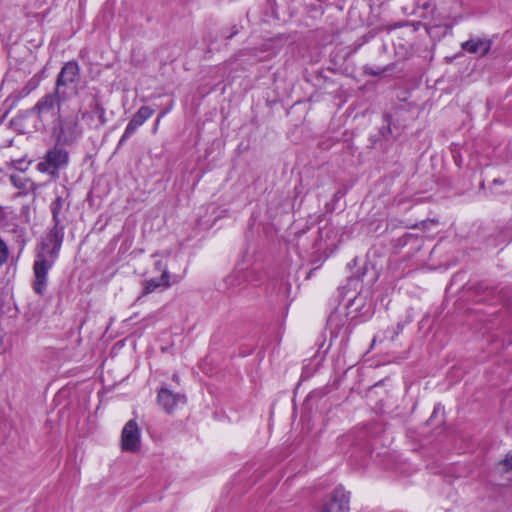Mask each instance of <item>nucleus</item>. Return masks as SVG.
Masks as SVG:
<instances>
[{"mask_svg":"<svg viewBox=\"0 0 512 512\" xmlns=\"http://www.w3.org/2000/svg\"><path fill=\"white\" fill-rule=\"evenodd\" d=\"M95 110H96V113L99 115L100 124L104 125L106 123L105 109L102 106H100L99 104H97L95 106Z\"/></svg>","mask_w":512,"mask_h":512,"instance_id":"nucleus-15","label":"nucleus"},{"mask_svg":"<svg viewBox=\"0 0 512 512\" xmlns=\"http://www.w3.org/2000/svg\"><path fill=\"white\" fill-rule=\"evenodd\" d=\"M463 50L479 54L481 56L486 55L491 48V41L486 38H473L461 44Z\"/></svg>","mask_w":512,"mask_h":512,"instance_id":"nucleus-10","label":"nucleus"},{"mask_svg":"<svg viewBox=\"0 0 512 512\" xmlns=\"http://www.w3.org/2000/svg\"><path fill=\"white\" fill-rule=\"evenodd\" d=\"M79 74V67L74 62L66 63L61 69L57 79V93H62L61 88L69 84L77 82Z\"/></svg>","mask_w":512,"mask_h":512,"instance_id":"nucleus-9","label":"nucleus"},{"mask_svg":"<svg viewBox=\"0 0 512 512\" xmlns=\"http://www.w3.org/2000/svg\"><path fill=\"white\" fill-rule=\"evenodd\" d=\"M141 448V432L135 420H129L121 433V449L125 452L136 453Z\"/></svg>","mask_w":512,"mask_h":512,"instance_id":"nucleus-3","label":"nucleus"},{"mask_svg":"<svg viewBox=\"0 0 512 512\" xmlns=\"http://www.w3.org/2000/svg\"><path fill=\"white\" fill-rule=\"evenodd\" d=\"M154 257L157 258L154 261V270L159 274H169L167 256L155 254Z\"/></svg>","mask_w":512,"mask_h":512,"instance_id":"nucleus-12","label":"nucleus"},{"mask_svg":"<svg viewBox=\"0 0 512 512\" xmlns=\"http://www.w3.org/2000/svg\"><path fill=\"white\" fill-rule=\"evenodd\" d=\"M53 134L59 144H72L81 135L78 111L60 112Z\"/></svg>","mask_w":512,"mask_h":512,"instance_id":"nucleus-1","label":"nucleus"},{"mask_svg":"<svg viewBox=\"0 0 512 512\" xmlns=\"http://www.w3.org/2000/svg\"><path fill=\"white\" fill-rule=\"evenodd\" d=\"M63 203L64 202L60 197H57L56 200L52 203V214L56 222H58V215L61 212Z\"/></svg>","mask_w":512,"mask_h":512,"instance_id":"nucleus-13","label":"nucleus"},{"mask_svg":"<svg viewBox=\"0 0 512 512\" xmlns=\"http://www.w3.org/2000/svg\"><path fill=\"white\" fill-rule=\"evenodd\" d=\"M171 286L170 274H160L159 276L146 279L144 282V292L150 294L157 290L163 291Z\"/></svg>","mask_w":512,"mask_h":512,"instance_id":"nucleus-11","label":"nucleus"},{"mask_svg":"<svg viewBox=\"0 0 512 512\" xmlns=\"http://www.w3.org/2000/svg\"><path fill=\"white\" fill-rule=\"evenodd\" d=\"M54 260L46 259L42 254H39L34 262V276L33 282L34 291L43 295L47 289L48 284V271L52 268Z\"/></svg>","mask_w":512,"mask_h":512,"instance_id":"nucleus-4","label":"nucleus"},{"mask_svg":"<svg viewBox=\"0 0 512 512\" xmlns=\"http://www.w3.org/2000/svg\"><path fill=\"white\" fill-rule=\"evenodd\" d=\"M160 118H161V117H158V119H157V121H156V124H155V127H154V132H155V131L157 130V128H158V124H159V122H160Z\"/></svg>","mask_w":512,"mask_h":512,"instance_id":"nucleus-17","label":"nucleus"},{"mask_svg":"<svg viewBox=\"0 0 512 512\" xmlns=\"http://www.w3.org/2000/svg\"><path fill=\"white\" fill-rule=\"evenodd\" d=\"M68 158V152L56 145L47 152L45 160L38 164V170L49 174H55L58 169L67 165Z\"/></svg>","mask_w":512,"mask_h":512,"instance_id":"nucleus-2","label":"nucleus"},{"mask_svg":"<svg viewBox=\"0 0 512 512\" xmlns=\"http://www.w3.org/2000/svg\"><path fill=\"white\" fill-rule=\"evenodd\" d=\"M154 114V110L149 106H142L138 109V111L133 115L130 122L127 124L125 131L119 141V144L122 145L130 136H132L135 131L142 126L152 115Z\"/></svg>","mask_w":512,"mask_h":512,"instance_id":"nucleus-6","label":"nucleus"},{"mask_svg":"<svg viewBox=\"0 0 512 512\" xmlns=\"http://www.w3.org/2000/svg\"><path fill=\"white\" fill-rule=\"evenodd\" d=\"M350 495L342 487L336 488L323 502L320 512H348Z\"/></svg>","mask_w":512,"mask_h":512,"instance_id":"nucleus-5","label":"nucleus"},{"mask_svg":"<svg viewBox=\"0 0 512 512\" xmlns=\"http://www.w3.org/2000/svg\"><path fill=\"white\" fill-rule=\"evenodd\" d=\"M59 94L55 91V93L46 95L37 103L36 109L41 120L44 121L49 116H53L56 108L59 113L62 112L59 108Z\"/></svg>","mask_w":512,"mask_h":512,"instance_id":"nucleus-7","label":"nucleus"},{"mask_svg":"<svg viewBox=\"0 0 512 512\" xmlns=\"http://www.w3.org/2000/svg\"><path fill=\"white\" fill-rule=\"evenodd\" d=\"M158 402L167 413H172L179 404H185L186 398L181 394H174L166 388L158 393Z\"/></svg>","mask_w":512,"mask_h":512,"instance_id":"nucleus-8","label":"nucleus"},{"mask_svg":"<svg viewBox=\"0 0 512 512\" xmlns=\"http://www.w3.org/2000/svg\"><path fill=\"white\" fill-rule=\"evenodd\" d=\"M8 247L6 243L0 238V266H2L8 258Z\"/></svg>","mask_w":512,"mask_h":512,"instance_id":"nucleus-14","label":"nucleus"},{"mask_svg":"<svg viewBox=\"0 0 512 512\" xmlns=\"http://www.w3.org/2000/svg\"><path fill=\"white\" fill-rule=\"evenodd\" d=\"M11 181H12L15 185H17L16 177H15V176H11Z\"/></svg>","mask_w":512,"mask_h":512,"instance_id":"nucleus-18","label":"nucleus"},{"mask_svg":"<svg viewBox=\"0 0 512 512\" xmlns=\"http://www.w3.org/2000/svg\"><path fill=\"white\" fill-rule=\"evenodd\" d=\"M501 465L503 466V470L505 472H508L510 469H512V454H508L502 461Z\"/></svg>","mask_w":512,"mask_h":512,"instance_id":"nucleus-16","label":"nucleus"}]
</instances>
